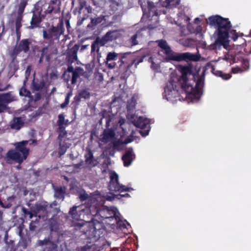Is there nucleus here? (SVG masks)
Segmentation results:
<instances>
[{"label": "nucleus", "mask_w": 251, "mask_h": 251, "mask_svg": "<svg viewBox=\"0 0 251 251\" xmlns=\"http://www.w3.org/2000/svg\"><path fill=\"white\" fill-rule=\"evenodd\" d=\"M22 18H20V16L18 17V18L16 20V30H18V29L21 27V24L20 21L21 20Z\"/></svg>", "instance_id": "obj_37"}, {"label": "nucleus", "mask_w": 251, "mask_h": 251, "mask_svg": "<svg viewBox=\"0 0 251 251\" xmlns=\"http://www.w3.org/2000/svg\"><path fill=\"white\" fill-rule=\"evenodd\" d=\"M40 22V18L39 15H37L35 13L33 14L32 18L30 22L31 27L34 28L38 26Z\"/></svg>", "instance_id": "obj_24"}, {"label": "nucleus", "mask_w": 251, "mask_h": 251, "mask_svg": "<svg viewBox=\"0 0 251 251\" xmlns=\"http://www.w3.org/2000/svg\"><path fill=\"white\" fill-rule=\"evenodd\" d=\"M0 100L8 103L14 100V97L10 94L7 93L0 96Z\"/></svg>", "instance_id": "obj_29"}, {"label": "nucleus", "mask_w": 251, "mask_h": 251, "mask_svg": "<svg viewBox=\"0 0 251 251\" xmlns=\"http://www.w3.org/2000/svg\"><path fill=\"white\" fill-rule=\"evenodd\" d=\"M91 48H92V51L95 50V45H92Z\"/></svg>", "instance_id": "obj_48"}, {"label": "nucleus", "mask_w": 251, "mask_h": 251, "mask_svg": "<svg viewBox=\"0 0 251 251\" xmlns=\"http://www.w3.org/2000/svg\"><path fill=\"white\" fill-rule=\"evenodd\" d=\"M149 123V119L141 116L138 117L137 120L135 119L134 120V124L136 126L142 129H147L145 132L140 131V133L143 136H146L149 133L150 130Z\"/></svg>", "instance_id": "obj_12"}, {"label": "nucleus", "mask_w": 251, "mask_h": 251, "mask_svg": "<svg viewBox=\"0 0 251 251\" xmlns=\"http://www.w3.org/2000/svg\"><path fill=\"white\" fill-rule=\"evenodd\" d=\"M149 61L151 63V68L153 69H156L158 67L159 62L155 59L152 56L150 57Z\"/></svg>", "instance_id": "obj_31"}, {"label": "nucleus", "mask_w": 251, "mask_h": 251, "mask_svg": "<svg viewBox=\"0 0 251 251\" xmlns=\"http://www.w3.org/2000/svg\"><path fill=\"white\" fill-rule=\"evenodd\" d=\"M243 36V33L236 32V56L251 53V40L247 42Z\"/></svg>", "instance_id": "obj_7"}, {"label": "nucleus", "mask_w": 251, "mask_h": 251, "mask_svg": "<svg viewBox=\"0 0 251 251\" xmlns=\"http://www.w3.org/2000/svg\"><path fill=\"white\" fill-rule=\"evenodd\" d=\"M141 6L142 8V10L143 12V16L145 17L147 15V17L152 16V17H154V20H157V14L155 10V8L154 5L153 3L149 1H147V9L146 7V5H144L142 3H141Z\"/></svg>", "instance_id": "obj_13"}, {"label": "nucleus", "mask_w": 251, "mask_h": 251, "mask_svg": "<svg viewBox=\"0 0 251 251\" xmlns=\"http://www.w3.org/2000/svg\"><path fill=\"white\" fill-rule=\"evenodd\" d=\"M67 147H63L61 146L60 147V150L59 151V153L60 155L63 154L66 151Z\"/></svg>", "instance_id": "obj_40"}, {"label": "nucleus", "mask_w": 251, "mask_h": 251, "mask_svg": "<svg viewBox=\"0 0 251 251\" xmlns=\"http://www.w3.org/2000/svg\"><path fill=\"white\" fill-rule=\"evenodd\" d=\"M20 94L21 96L29 97L30 95V92L28 91H27L25 88H22L20 91Z\"/></svg>", "instance_id": "obj_34"}, {"label": "nucleus", "mask_w": 251, "mask_h": 251, "mask_svg": "<svg viewBox=\"0 0 251 251\" xmlns=\"http://www.w3.org/2000/svg\"><path fill=\"white\" fill-rule=\"evenodd\" d=\"M138 36V34L137 33L133 36L130 39V42L132 44V46H135L138 44V41L136 40Z\"/></svg>", "instance_id": "obj_35"}, {"label": "nucleus", "mask_w": 251, "mask_h": 251, "mask_svg": "<svg viewBox=\"0 0 251 251\" xmlns=\"http://www.w3.org/2000/svg\"><path fill=\"white\" fill-rule=\"evenodd\" d=\"M129 195L128 194L125 195H114L112 193L107 194L102 196L104 199L108 201H112L115 199L119 200L123 197H128Z\"/></svg>", "instance_id": "obj_21"}, {"label": "nucleus", "mask_w": 251, "mask_h": 251, "mask_svg": "<svg viewBox=\"0 0 251 251\" xmlns=\"http://www.w3.org/2000/svg\"><path fill=\"white\" fill-rule=\"evenodd\" d=\"M249 54H242L236 56V74L242 73L250 68L249 60L247 57Z\"/></svg>", "instance_id": "obj_11"}, {"label": "nucleus", "mask_w": 251, "mask_h": 251, "mask_svg": "<svg viewBox=\"0 0 251 251\" xmlns=\"http://www.w3.org/2000/svg\"><path fill=\"white\" fill-rule=\"evenodd\" d=\"M0 90H1V89H0Z\"/></svg>", "instance_id": "obj_56"}, {"label": "nucleus", "mask_w": 251, "mask_h": 251, "mask_svg": "<svg viewBox=\"0 0 251 251\" xmlns=\"http://www.w3.org/2000/svg\"><path fill=\"white\" fill-rule=\"evenodd\" d=\"M142 61H143L142 59H141L139 61H137V62H135V60H132V63H131V65H128V67H130V66H131V65H133L134 64H135V67H137V65H138L139 63H140V62H142Z\"/></svg>", "instance_id": "obj_39"}, {"label": "nucleus", "mask_w": 251, "mask_h": 251, "mask_svg": "<svg viewBox=\"0 0 251 251\" xmlns=\"http://www.w3.org/2000/svg\"><path fill=\"white\" fill-rule=\"evenodd\" d=\"M86 68L87 69L88 72L89 73L91 72L92 71V69L91 68V65L89 64H87L86 65Z\"/></svg>", "instance_id": "obj_44"}, {"label": "nucleus", "mask_w": 251, "mask_h": 251, "mask_svg": "<svg viewBox=\"0 0 251 251\" xmlns=\"http://www.w3.org/2000/svg\"><path fill=\"white\" fill-rule=\"evenodd\" d=\"M80 95L82 97H83L84 98H86L89 95V94L87 92V91H83V92H82L81 93H80Z\"/></svg>", "instance_id": "obj_42"}, {"label": "nucleus", "mask_w": 251, "mask_h": 251, "mask_svg": "<svg viewBox=\"0 0 251 251\" xmlns=\"http://www.w3.org/2000/svg\"><path fill=\"white\" fill-rule=\"evenodd\" d=\"M28 141H23L15 144L16 150L9 151L7 153V161H15L19 163L25 160L28 154L29 150L26 148Z\"/></svg>", "instance_id": "obj_6"}, {"label": "nucleus", "mask_w": 251, "mask_h": 251, "mask_svg": "<svg viewBox=\"0 0 251 251\" xmlns=\"http://www.w3.org/2000/svg\"><path fill=\"white\" fill-rule=\"evenodd\" d=\"M47 207V205L45 204L38 203L36 204L35 209H33V211L37 215V213L40 211H43V212H44L46 211Z\"/></svg>", "instance_id": "obj_25"}, {"label": "nucleus", "mask_w": 251, "mask_h": 251, "mask_svg": "<svg viewBox=\"0 0 251 251\" xmlns=\"http://www.w3.org/2000/svg\"><path fill=\"white\" fill-rule=\"evenodd\" d=\"M56 0H52V2L53 3H56Z\"/></svg>", "instance_id": "obj_52"}, {"label": "nucleus", "mask_w": 251, "mask_h": 251, "mask_svg": "<svg viewBox=\"0 0 251 251\" xmlns=\"http://www.w3.org/2000/svg\"><path fill=\"white\" fill-rule=\"evenodd\" d=\"M6 108V105L4 103H0V112L3 111Z\"/></svg>", "instance_id": "obj_41"}, {"label": "nucleus", "mask_w": 251, "mask_h": 251, "mask_svg": "<svg viewBox=\"0 0 251 251\" xmlns=\"http://www.w3.org/2000/svg\"><path fill=\"white\" fill-rule=\"evenodd\" d=\"M207 22L210 25L217 28L216 32L217 37L215 42V45L223 46L226 50H230L228 31L231 24L228 19L224 18L219 15H215L209 17L207 20Z\"/></svg>", "instance_id": "obj_4"}, {"label": "nucleus", "mask_w": 251, "mask_h": 251, "mask_svg": "<svg viewBox=\"0 0 251 251\" xmlns=\"http://www.w3.org/2000/svg\"><path fill=\"white\" fill-rule=\"evenodd\" d=\"M23 122L20 118H14L11 123V127L12 129L19 130L22 126Z\"/></svg>", "instance_id": "obj_23"}, {"label": "nucleus", "mask_w": 251, "mask_h": 251, "mask_svg": "<svg viewBox=\"0 0 251 251\" xmlns=\"http://www.w3.org/2000/svg\"><path fill=\"white\" fill-rule=\"evenodd\" d=\"M86 163L91 166H94L97 165V162L94 159L92 152L88 150L85 154Z\"/></svg>", "instance_id": "obj_18"}, {"label": "nucleus", "mask_w": 251, "mask_h": 251, "mask_svg": "<svg viewBox=\"0 0 251 251\" xmlns=\"http://www.w3.org/2000/svg\"><path fill=\"white\" fill-rule=\"evenodd\" d=\"M170 76L164 88V99L171 102L185 99L193 102L199 100L203 93V81L200 78L196 82L189 66H179Z\"/></svg>", "instance_id": "obj_1"}, {"label": "nucleus", "mask_w": 251, "mask_h": 251, "mask_svg": "<svg viewBox=\"0 0 251 251\" xmlns=\"http://www.w3.org/2000/svg\"><path fill=\"white\" fill-rule=\"evenodd\" d=\"M53 10V8H51L50 10H49L48 12L49 13H50L51 12V11H52Z\"/></svg>", "instance_id": "obj_50"}, {"label": "nucleus", "mask_w": 251, "mask_h": 251, "mask_svg": "<svg viewBox=\"0 0 251 251\" xmlns=\"http://www.w3.org/2000/svg\"><path fill=\"white\" fill-rule=\"evenodd\" d=\"M97 212V209L95 205L89 207L86 205L74 206L69 212V215L74 221H79L74 223L75 228L84 232L86 237L91 240L90 242H95L100 238V230L96 229L93 224L89 222Z\"/></svg>", "instance_id": "obj_2"}, {"label": "nucleus", "mask_w": 251, "mask_h": 251, "mask_svg": "<svg viewBox=\"0 0 251 251\" xmlns=\"http://www.w3.org/2000/svg\"><path fill=\"white\" fill-rule=\"evenodd\" d=\"M34 142V141H32V142L30 143V144H31V143H33Z\"/></svg>", "instance_id": "obj_54"}, {"label": "nucleus", "mask_w": 251, "mask_h": 251, "mask_svg": "<svg viewBox=\"0 0 251 251\" xmlns=\"http://www.w3.org/2000/svg\"><path fill=\"white\" fill-rule=\"evenodd\" d=\"M72 95L71 93H69L67 94L66 98H68V100L70 99V97Z\"/></svg>", "instance_id": "obj_47"}, {"label": "nucleus", "mask_w": 251, "mask_h": 251, "mask_svg": "<svg viewBox=\"0 0 251 251\" xmlns=\"http://www.w3.org/2000/svg\"><path fill=\"white\" fill-rule=\"evenodd\" d=\"M84 71L81 68H77L75 71L73 72V76L72 79V84H74L77 80V79L80 75H83Z\"/></svg>", "instance_id": "obj_22"}, {"label": "nucleus", "mask_w": 251, "mask_h": 251, "mask_svg": "<svg viewBox=\"0 0 251 251\" xmlns=\"http://www.w3.org/2000/svg\"><path fill=\"white\" fill-rule=\"evenodd\" d=\"M11 206V204H10V203H8L6 205H4L3 203H2L1 207L3 208H8L10 207Z\"/></svg>", "instance_id": "obj_45"}, {"label": "nucleus", "mask_w": 251, "mask_h": 251, "mask_svg": "<svg viewBox=\"0 0 251 251\" xmlns=\"http://www.w3.org/2000/svg\"><path fill=\"white\" fill-rule=\"evenodd\" d=\"M55 197L60 199H63L64 197L65 189L64 188L59 187L55 188Z\"/></svg>", "instance_id": "obj_26"}, {"label": "nucleus", "mask_w": 251, "mask_h": 251, "mask_svg": "<svg viewBox=\"0 0 251 251\" xmlns=\"http://www.w3.org/2000/svg\"><path fill=\"white\" fill-rule=\"evenodd\" d=\"M91 22L93 25H96L97 24V20L93 19H92Z\"/></svg>", "instance_id": "obj_46"}, {"label": "nucleus", "mask_w": 251, "mask_h": 251, "mask_svg": "<svg viewBox=\"0 0 251 251\" xmlns=\"http://www.w3.org/2000/svg\"><path fill=\"white\" fill-rule=\"evenodd\" d=\"M137 96L135 95L131 96L127 101V109L129 112H132L134 109L137 103Z\"/></svg>", "instance_id": "obj_20"}, {"label": "nucleus", "mask_w": 251, "mask_h": 251, "mask_svg": "<svg viewBox=\"0 0 251 251\" xmlns=\"http://www.w3.org/2000/svg\"><path fill=\"white\" fill-rule=\"evenodd\" d=\"M100 198V195L99 196H94L91 198L88 197V194L85 192H81L79 195V199L81 201L88 200V202L87 204H85L87 206L89 207L90 205H93L94 204H97V201Z\"/></svg>", "instance_id": "obj_14"}, {"label": "nucleus", "mask_w": 251, "mask_h": 251, "mask_svg": "<svg viewBox=\"0 0 251 251\" xmlns=\"http://www.w3.org/2000/svg\"><path fill=\"white\" fill-rule=\"evenodd\" d=\"M156 42L161 49L160 51L162 52L165 54V59L167 61H181L186 60H196V55L189 52L177 53L174 52L165 40H159Z\"/></svg>", "instance_id": "obj_5"}, {"label": "nucleus", "mask_w": 251, "mask_h": 251, "mask_svg": "<svg viewBox=\"0 0 251 251\" xmlns=\"http://www.w3.org/2000/svg\"><path fill=\"white\" fill-rule=\"evenodd\" d=\"M110 181L109 184V189L111 191L123 192L130 191L132 188L120 184L118 181V175L115 172L110 173Z\"/></svg>", "instance_id": "obj_9"}, {"label": "nucleus", "mask_w": 251, "mask_h": 251, "mask_svg": "<svg viewBox=\"0 0 251 251\" xmlns=\"http://www.w3.org/2000/svg\"><path fill=\"white\" fill-rule=\"evenodd\" d=\"M160 1H163V0H160ZM162 5L163 6L168 7L174 5V1L173 0H165V1L163 2Z\"/></svg>", "instance_id": "obj_33"}, {"label": "nucleus", "mask_w": 251, "mask_h": 251, "mask_svg": "<svg viewBox=\"0 0 251 251\" xmlns=\"http://www.w3.org/2000/svg\"><path fill=\"white\" fill-rule=\"evenodd\" d=\"M129 125L124 119H120L115 129L104 130L100 139L101 142L108 144L114 149L121 150L125 144L133 141L132 138L124 140L123 138L127 133Z\"/></svg>", "instance_id": "obj_3"}, {"label": "nucleus", "mask_w": 251, "mask_h": 251, "mask_svg": "<svg viewBox=\"0 0 251 251\" xmlns=\"http://www.w3.org/2000/svg\"><path fill=\"white\" fill-rule=\"evenodd\" d=\"M134 158L135 154L133 149H128L122 157L125 166H128L130 165Z\"/></svg>", "instance_id": "obj_15"}, {"label": "nucleus", "mask_w": 251, "mask_h": 251, "mask_svg": "<svg viewBox=\"0 0 251 251\" xmlns=\"http://www.w3.org/2000/svg\"><path fill=\"white\" fill-rule=\"evenodd\" d=\"M199 18H196L195 19V21H199Z\"/></svg>", "instance_id": "obj_53"}, {"label": "nucleus", "mask_w": 251, "mask_h": 251, "mask_svg": "<svg viewBox=\"0 0 251 251\" xmlns=\"http://www.w3.org/2000/svg\"><path fill=\"white\" fill-rule=\"evenodd\" d=\"M64 29L62 23H60L56 26H52L47 30H43V38L45 39L52 41L58 40L60 36L63 34Z\"/></svg>", "instance_id": "obj_8"}, {"label": "nucleus", "mask_w": 251, "mask_h": 251, "mask_svg": "<svg viewBox=\"0 0 251 251\" xmlns=\"http://www.w3.org/2000/svg\"><path fill=\"white\" fill-rule=\"evenodd\" d=\"M58 123L60 126H62L64 125H67L68 120L65 119L64 115L63 114H61L58 116Z\"/></svg>", "instance_id": "obj_30"}, {"label": "nucleus", "mask_w": 251, "mask_h": 251, "mask_svg": "<svg viewBox=\"0 0 251 251\" xmlns=\"http://www.w3.org/2000/svg\"><path fill=\"white\" fill-rule=\"evenodd\" d=\"M230 75L229 74H226L223 75L222 77L224 79H228L230 77Z\"/></svg>", "instance_id": "obj_43"}, {"label": "nucleus", "mask_w": 251, "mask_h": 251, "mask_svg": "<svg viewBox=\"0 0 251 251\" xmlns=\"http://www.w3.org/2000/svg\"><path fill=\"white\" fill-rule=\"evenodd\" d=\"M27 4L26 0H21L18 10V16H20V18H22V15L24 11L25 8Z\"/></svg>", "instance_id": "obj_28"}, {"label": "nucleus", "mask_w": 251, "mask_h": 251, "mask_svg": "<svg viewBox=\"0 0 251 251\" xmlns=\"http://www.w3.org/2000/svg\"><path fill=\"white\" fill-rule=\"evenodd\" d=\"M34 87H35V88L37 89V90H38L40 88V87L39 86V87H36L35 85H34Z\"/></svg>", "instance_id": "obj_51"}, {"label": "nucleus", "mask_w": 251, "mask_h": 251, "mask_svg": "<svg viewBox=\"0 0 251 251\" xmlns=\"http://www.w3.org/2000/svg\"><path fill=\"white\" fill-rule=\"evenodd\" d=\"M95 207L97 209V212L96 215H93L96 217L100 216L102 219H108L115 217L116 219L119 218V215H120L117 209L115 207H103L100 210H99L97 206V204H94Z\"/></svg>", "instance_id": "obj_10"}, {"label": "nucleus", "mask_w": 251, "mask_h": 251, "mask_svg": "<svg viewBox=\"0 0 251 251\" xmlns=\"http://www.w3.org/2000/svg\"><path fill=\"white\" fill-rule=\"evenodd\" d=\"M130 54V52H126L123 53H120L121 57L119 60V61L121 62L120 65H122V64H124L125 63H127V62L125 60H124V59L126 58L127 56L129 55Z\"/></svg>", "instance_id": "obj_32"}, {"label": "nucleus", "mask_w": 251, "mask_h": 251, "mask_svg": "<svg viewBox=\"0 0 251 251\" xmlns=\"http://www.w3.org/2000/svg\"><path fill=\"white\" fill-rule=\"evenodd\" d=\"M119 54L115 52H109L107 53L106 58V65L109 69H113L116 66V63L114 62H110L112 61H115L117 59Z\"/></svg>", "instance_id": "obj_16"}, {"label": "nucleus", "mask_w": 251, "mask_h": 251, "mask_svg": "<svg viewBox=\"0 0 251 251\" xmlns=\"http://www.w3.org/2000/svg\"><path fill=\"white\" fill-rule=\"evenodd\" d=\"M233 39L234 41L235 40L234 37H233Z\"/></svg>", "instance_id": "obj_55"}, {"label": "nucleus", "mask_w": 251, "mask_h": 251, "mask_svg": "<svg viewBox=\"0 0 251 251\" xmlns=\"http://www.w3.org/2000/svg\"><path fill=\"white\" fill-rule=\"evenodd\" d=\"M69 101L70 100H68V98H66L65 101L61 104V107L62 108L65 107L69 104Z\"/></svg>", "instance_id": "obj_38"}, {"label": "nucleus", "mask_w": 251, "mask_h": 251, "mask_svg": "<svg viewBox=\"0 0 251 251\" xmlns=\"http://www.w3.org/2000/svg\"><path fill=\"white\" fill-rule=\"evenodd\" d=\"M120 36V33L117 30L108 32L103 37L102 40L105 42L111 41L115 40Z\"/></svg>", "instance_id": "obj_17"}, {"label": "nucleus", "mask_w": 251, "mask_h": 251, "mask_svg": "<svg viewBox=\"0 0 251 251\" xmlns=\"http://www.w3.org/2000/svg\"><path fill=\"white\" fill-rule=\"evenodd\" d=\"M23 211L25 213V214L29 216V217L30 219H31L32 218L33 214L31 212L27 211L25 208H23Z\"/></svg>", "instance_id": "obj_36"}, {"label": "nucleus", "mask_w": 251, "mask_h": 251, "mask_svg": "<svg viewBox=\"0 0 251 251\" xmlns=\"http://www.w3.org/2000/svg\"><path fill=\"white\" fill-rule=\"evenodd\" d=\"M13 198H14V197H9L8 198V199H7V200H8V201H10V200H11V199H13Z\"/></svg>", "instance_id": "obj_49"}, {"label": "nucleus", "mask_w": 251, "mask_h": 251, "mask_svg": "<svg viewBox=\"0 0 251 251\" xmlns=\"http://www.w3.org/2000/svg\"><path fill=\"white\" fill-rule=\"evenodd\" d=\"M38 244L39 245L42 246V245H46L50 249H54L56 247V245L54 244H53L50 241L45 239L44 240H39L38 241Z\"/></svg>", "instance_id": "obj_27"}, {"label": "nucleus", "mask_w": 251, "mask_h": 251, "mask_svg": "<svg viewBox=\"0 0 251 251\" xmlns=\"http://www.w3.org/2000/svg\"><path fill=\"white\" fill-rule=\"evenodd\" d=\"M29 44L30 42L27 39L22 40L19 43L16 50L19 51H24L26 52L29 50Z\"/></svg>", "instance_id": "obj_19"}]
</instances>
